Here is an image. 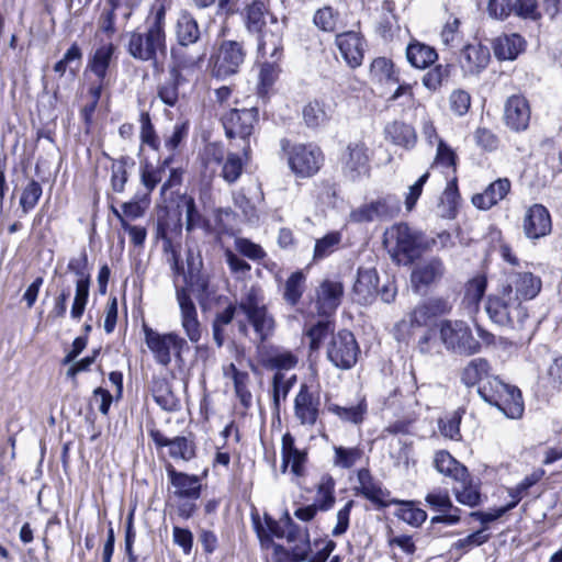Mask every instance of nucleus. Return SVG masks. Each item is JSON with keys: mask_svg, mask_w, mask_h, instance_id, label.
<instances>
[{"mask_svg": "<svg viewBox=\"0 0 562 562\" xmlns=\"http://www.w3.org/2000/svg\"><path fill=\"white\" fill-rule=\"evenodd\" d=\"M237 312L244 314L245 319H238V330L241 335H248V324L255 330L260 342L266 341L274 331L276 322L265 303V294L260 286L246 288L236 304H229L218 312L213 321L214 325L224 327L231 324Z\"/></svg>", "mask_w": 562, "mask_h": 562, "instance_id": "f257e3e1", "label": "nucleus"}, {"mask_svg": "<svg viewBox=\"0 0 562 562\" xmlns=\"http://www.w3.org/2000/svg\"><path fill=\"white\" fill-rule=\"evenodd\" d=\"M126 50L134 59L148 61L154 66L167 55L166 7L154 5L145 20L143 32H131Z\"/></svg>", "mask_w": 562, "mask_h": 562, "instance_id": "f03ea898", "label": "nucleus"}, {"mask_svg": "<svg viewBox=\"0 0 562 562\" xmlns=\"http://www.w3.org/2000/svg\"><path fill=\"white\" fill-rule=\"evenodd\" d=\"M488 318L496 325L522 330L529 318L528 308L512 293L509 285H499L485 301Z\"/></svg>", "mask_w": 562, "mask_h": 562, "instance_id": "7ed1b4c3", "label": "nucleus"}, {"mask_svg": "<svg viewBox=\"0 0 562 562\" xmlns=\"http://www.w3.org/2000/svg\"><path fill=\"white\" fill-rule=\"evenodd\" d=\"M479 395L488 404L496 406L510 419H519L524 413V402L519 389L501 381L493 375L477 387Z\"/></svg>", "mask_w": 562, "mask_h": 562, "instance_id": "20e7f679", "label": "nucleus"}, {"mask_svg": "<svg viewBox=\"0 0 562 562\" xmlns=\"http://www.w3.org/2000/svg\"><path fill=\"white\" fill-rule=\"evenodd\" d=\"M439 337L447 350L471 356L480 352L481 344L463 321L445 319L439 324Z\"/></svg>", "mask_w": 562, "mask_h": 562, "instance_id": "39448f33", "label": "nucleus"}, {"mask_svg": "<svg viewBox=\"0 0 562 562\" xmlns=\"http://www.w3.org/2000/svg\"><path fill=\"white\" fill-rule=\"evenodd\" d=\"M225 134L228 138H239L244 142L241 146L243 156L246 160L250 158V142L249 137L252 135L255 124L258 121V110L250 109H231L221 117Z\"/></svg>", "mask_w": 562, "mask_h": 562, "instance_id": "423d86ee", "label": "nucleus"}, {"mask_svg": "<svg viewBox=\"0 0 562 562\" xmlns=\"http://www.w3.org/2000/svg\"><path fill=\"white\" fill-rule=\"evenodd\" d=\"M384 245L393 256L404 255L412 259L420 247L429 248V241H423L422 236L401 223L387 228L384 233Z\"/></svg>", "mask_w": 562, "mask_h": 562, "instance_id": "0eeeda50", "label": "nucleus"}, {"mask_svg": "<svg viewBox=\"0 0 562 562\" xmlns=\"http://www.w3.org/2000/svg\"><path fill=\"white\" fill-rule=\"evenodd\" d=\"M145 341L155 359L162 366H168L171 361V353L180 357L183 349H188V342L176 333L159 334L158 331L145 326Z\"/></svg>", "mask_w": 562, "mask_h": 562, "instance_id": "6e6552de", "label": "nucleus"}, {"mask_svg": "<svg viewBox=\"0 0 562 562\" xmlns=\"http://www.w3.org/2000/svg\"><path fill=\"white\" fill-rule=\"evenodd\" d=\"M360 352L358 342L352 333L340 330L333 335L326 350L327 359L338 369H351Z\"/></svg>", "mask_w": 562, "mask_h": 562, "instance_id": "1a4fd4ad", "label": "nucleus"}, {"mask_svg": "<svg viewBox=\"0 0 562 562\" xmlns=\"http://www.w3.org/2000/svg\"><path fill=\"white\" fill-rule=\"evenodd\" d=\"M246 50L237 41H223L214 57L212 75L225 79L237 74L245 61Z\"/></svg>", "mask_w": 562, "mask_h": 562, "instance_id": "9d476101", "label": "nucleus"}, {"mask_svg": "<svg viewBox=\"0 0 562 562\" xmlns=\"http://www.w3.org/2000/svg\"><path fill=\"white\" fill-rule=\"evenodd\" d=\"M288 161L291 170L301 178L314 176L324 161L319 147L315 145L296 144L288 153Z\"/></svg>", "mask_w": 562, "mask_h": 562, "instance_id": "9b49d317", "label": "nucleus"}, {"mask_svg": "<svg viewBox=\"0 0 562 562\" xmlns=\"http://www.w3.org/2000/svg\"><path fill=\"white\" fill-rule=\"evenodd\" d=\"M401 207L395 196L385 198L362 204L349 214V221L357 224L390 220L398 214Z\"/></svg>", "mask_w": 562, "mask_h": 562, "instance_id": "f8f14e48", "label": "nucleus"}, {"mask_svg": "<svg viewBox=\"0 0 562 562\" xmlns=\"http://www.w3.org/2000/svg\"><path fill=\"white\" fill-rule=\"evenodd\" d=\"M176 297L180 308L181 326L191 342L201 339L202 329L198 318L196 307L186 286H179L175 281Z\"/></svg>", "mask_w": 562, "mask_h": 562, "instance_id": "ddd939ff", "label": "nucleus"}, {"mask_svg": "<svg viewBox=\"0 0 562 562\" xmlns=\"http://www.w3.org/2000/svg\"><path fill=\"white\" fill-rule=\"evenodd\" d=\"M491 53L486 45L474 42L464 45L459 54V65L464 76H477L490 64Z\"/></svg>", "mask_w": 562, "mask_h": 562, "instance_id": "4468645a", "label": "nucleus"}, {"mask_svg": "<svg viewBox=\"0 0 562 562\" xmlns=\"http://www.w3.org/2000/svg\"><path fill=\"white\" fill-rule=\"evenodd\" d=\"M502 285H509L514 296L522 303L535 299L541 291V279L530 271L512 270L507 272L505 282Z\"/></svg>", "mask_w": 562, "mask_h": 562, "instance_id": "2eb2a0df", "label": "nucleus"}, {"mask_svg": "<svg viewBox=\"0 0 562 562\" xmlns=\"http://www.w3.org/2000/svg\"><path fill=\"white\" fill-rule=\"evenodd\" d=\"M531 119L529 101L520 94L510 95L504 105V123L513 132H524Z\"/></svg>", "mask_w": 562, "mask_h": 562, "instance_id": "dca6fc26", "label": "nucleus"}, {"mask_svg": "<svg viewBox=\"0 0 562 562\" xmlns=\"http://www.w3.org/2000/svg\"><path fill=\"white\" fill-rule=\"evenodd\" d=\"M344 295L342 283L336 280H324L316 290V308L319 315L329 316L335 313Z\"/></svg>", "mask_w": 562, "mask_h": 562, "instance_id": "f3484780", "label": "nucleus"}, {"mask_svg": "<svg viewBox=\"0 0 562 562\" xmlns=\"http://www.w3.org/2000/svg\"><path fill=\"white\" fill-rule=\"evenodd\" d=\"M335 43L347 65L357 68L362 64L364 57V40L353 31L340 33L336 36Z\"/></svg>", "mask_w": 562, "mask_h": 562, "instance_id": "a211bd4d", "label": "nucleus"}, {"mask_svg": "<svg viewBox=\"0 0 562 562\" xmlns=\"http://www.w3.org/2000/svg\"><path fill=\"white\" fill-rule=\"evenodd\" d=\"M357 495H362L378 508H385L391 504L390 492L382 487V484L374 480L368 469L358 471Z\"/></svg>", "mask_w": 562, "mask_h": 562, "instance_id": "6ab92c4d", "label": "nucleus"}, {"mask_svg": "<svg viewBox=\"0 0 562 562\" xmlns=\"http://www.w3.org/2000/svg\"><path fill=\"white\" fill-rule=\"evenodd\" d=\"M283 33L284 22H280L276 16L271 15L269 24L258 32V50L263 56L269 55L271 58L280 57Z\"/></svg>", "mask_w": 562, "mask_h": 562, "instance_id": "aec40b11", "label": "nucleus"}, {"mask_svg": "<svg viewBox=\"0 0 562 562\" xmlns=\"http://www.w3.org/2000/svg\"><path fill=\"white\" fill-rule=\"evenodd\" d=\"M552 223L549 211L541 204L528 209L524 218V232L530 239H538L551 232Z\"/></svg>", "mask_w": 562, "mask_h": 562, "instance_id": "412c9836", "label": "nucleus"}, {"mask_svg": "<svg viewBox=\"0 0 562 562\" xmlns=\"http://www.w3.org/2000/svg\"><path fill=\"white\" fill-rule=\"evenodd\" d=\"M369 156L367 146L361 143H351L347 147V155L344 160L345 173L356 180L369 173Z\"/></svg>", "mask_w": 562, "mask_h": 562, "instance_id": "4be33fe9", "label": "nucleus"}, {"mask_svg": "<svg viewBox=\"0 0 562 562\" xmlns=\"http://www.w3.org/2000/svg\"><path fill=\"white\" fill-rule=\"evenodd\" d=\"M166 470L170 483L175 488V496L192 501H196L200 497L201 483L196 475L179 472L171 464H168Z\"/></svg>", "mask_w": 562, "mask_h": 562, "instance_id": "5701e85b", "label": "nucleus"}, {"mask_svg": "<svg viewBox=\"0 0 562 562\" xmlns=\"http://www.w3.org/2000/svg\"><path fill=\"white\" fill-rule=\"evenodd\" d=\"M443 273L445 267L439 258H431L427 261L420 262L412 272V286L416 292H419L422 288H427L440 280Z\"/></svg>", "mask_w": 562, "mask_h": 562, "instance_id": "b1692460", "label": "nucleus"}, {"mask_svg": "<svg viewBox=\"0 0 562 562\" xmlns=\"http://www.w3.org/2000/svg\"><path fill=\"white\" fill-rule=\"evenodd\" d=\"M379 276L375 269H359L353 296L361 305L370 304L378 294Z\"/></svg>", "mask_w": 562, "mask_h": 562, "instance_id": "393cba45", "label": "nucleus"}, {"mask_svg": "<svg viewBox=\"0 0 562 562\" xmlns=\"http://www.w3.org/2000/svg\"><path fill=\"white\" fill-rule=\"evenodd\" d=\"M510 187V181L507 178H499L492 182L484 192L473 195L472 203L480 210H490L509 193Z\"/></svg>", "mask_w": 562, "mask_h": 562, "instance_id": "a878e982", "label": "nucleus"}, {"mask_svg": "<svg viewBox=\"0 0 562 562\" xmlns=\"http://www.w3.org/2000/svg\"><path fill=\"white\" fill-rule=\"evenodd\" d=\"M434 467L439 473L459 483H464L470 477L468 469L446 450H439L435 453Z\"/></svg>", "mask_w": 562, "mask_h": 562, "instance_id": "bb28decb", "label": "nucleus"}, {"mask_svg": "<svg viewBox=\"0 0 562 562\" xmlns=\"http://www.w3.org/2000/svg\"><path fill=\"white\" fill-rule=\"evenodd\" d=\"M525 48V40L516 33L504 34L493 42L494 54L499 60H514Z\"/></svg>", "mask_w": 562, "mask_h": 562, "instance_id": "cd10ccee", "label": "nucleus"}, {"mask_svg": "<svg viewBox=\"0 0 562 562\" xmlns=\"http://www.w3.org/2000/svg\"><path fill=\"white\" fill-rule=\"evenodd\" d=\"M176 38L181 47L195 44L200 38V29L195 19L188 12H181L176 23Z\"/></svg>", "mask_w": 562, "mask_h": 562, "instance_id": "c85d7f7f", "label": "nucleus"}, {"mask_svg": "<svg viewBox=\"0 0 562 562\" xmlns=\"http://www.w3.org/2000/svg\"><path fill=\"white\" fill-rule=\"evenodd\" d=\"M384 134L387 140L404 148H413L417 140L414 127L400 121L387 124Z\"/></svg>", "mask_w": 562, "mask_h": 562, "instance_id": "c756f323", "label": "nucleus"}, {"mask_svg": "<svg viewBox=\"0 0 562 562\" xmlns=\"http://www.w3.org/2000/svg\"><path fill=\"white\" fill-rule=\"evenodd\" d=\"M492 376L488 361L484 358H475L464 367L461 380L467 386L477 385L480 387Z\"/></svg>", "mask_w": 562, "mask_h": 562, "instance_id": "7c9ffc66", "label": "nucleus"}, {"mask_svg": "<svg viewBox=\"0 0 562 562\" xmlns=\"http://www.w3.org/2000/svg\"><path fill=\"white\" fill-rule=\"evenodd\" d=\"M406 58L413 67L425 69L437 60L438 54L431 46L413 41L406 47Z\"/></svg>", "mask_w": 562, "mask_h": 562, "instance_id": "2f4dec72", "label": "nucleus"}, {"mask_svg": "<svg viewBox=\"0 0 562 562\" xmlns=\"http://www.w3.org/2000/svg\"><path fill=\"white\" fill-rule=\"evenodd\" d=\"M325 409L345 422H362L367 413V403L364 398H359L356 403L345 405L327 402Z\"/></svg>", "mask_w": 562, "mask_h": 562, "instance_id": "473e14b6", "label": "nucleus"}, {"mask_svg": "<svg viewBox=\"0 0 562 562\" xmlns=\"http://www.w3.org/2000/svg\"><path fill=\"white\" fill-rule=\"evenodd\" d=\"M334 110L330 104L314 100L303 109V119L308 127L325 125L333 116Z\"/></svg>", "mask_w": 562, "mask_h": 562, "instance_id": "72a5a7b5", "label": "nucleus"}, {"mask_svg": "<svg viewBox=\"0 0 562 562\" xmlns=\"http://www.w3.org/2000/svg\"><path fill=\"white\" fill-rule=\"evenodd\" d=\"M116 47L112 43L98 47L89 59V68L103 81Z\"/></svg>", "mask_w": 562, "mask_h": 562, "instance_id": "f704fd0d", "label": "nucleus"}, {"mask_svg": "<svg viewBox=\"0 0 562 562\" xmlns=\"http://www.w3.org/2000/svg\"><path fill=\"white\" fill-rule=\"evenodd\" d=\"M295 413L302 422H316L318 409L306 385H302L294 401Z\"/></svg>", "mask_w": 562, "mask_h": 562, "instance_id": "c9c22d12", "label": "nucleus"}, {"mask_svg": "<svg viewBox=\"0 0 562 562\" xmlns=\"http://www.w3.org/2000/svg\"><path fill=\"white\" fill-rule=\"evenodd\" d=\"M335 481L329 474H323L316 486L315 505L322 512H327L335 505Z\"/></svg>", "mask_w": 562, "mask_h": 562, "instance_id": "e433bc0d", "label": "nucleus"}, {"mask_svg": "<svg viewBox=\"0 0 562 562\" xmlns=\"http://www.w3.org/2000/svg\"><path fill=\"white\" fill-rule=\"evenodd\" d=\"M171 55L176 66L172 69H178L181 74V70H195L199 69L204 61L205 58V49L196 54H189L186 50V47L173 48L171 50Z\"/></svg>", "mask_w": 562, "mask_h": 562, "instance_id": "4c0bfd02", "label": "nucleus"}, {"mask_svg": "<svg viewBox=\"0 0 562 562\" xmlns=\"http://www.w3.org/2000/svg\"><path fill=\"white\" fill-rule=\"evenodd\" d=\"M487 281L484 276L471 279L465 285L463 303L470 312H476L479 303L486 291Z\"/></svg>", "mask_w": 562, "mask_h": 562, "instance_id": "58836bf2", "label": "nucleus"}, {"mask_svg": "<svg viewBox=\"0 0 562 562\" xmlns=\"http://www.w3.org/2000/svg\"><path fill=\"white\" fill-rule=\"evenodd\" d=\"M247 161L245 157L243 159L237 153H228L221 165L220 176L228 184L235 183L243 175Z\"/></svg>", "mask_w": 562, "mask_h": 562, "instance_id": "ea45409f", "label": "nucleus"}, {"mask_svg": "<svg viewBox=\"0 0 562 562\" xmlns=\"http://www.w3.org/2000/svg\"><path fill=\"white\" fill-rule=\"evenodd\" d=\"M306 277L302 271L293 272L285 281L283 299L291 306H295L305 290Z\"/></svg>", "mask_w": 562, "mask_h": 562, "instance_id": "a19ab883", "label": "nucleus"}, {"mask_svg": "<svg viewBox=\"0 0 562 562\" xmlns=\"http://www.w3.org/2000/svg\"><path fill=\"white\" fill-rule=\"evenodd\" d=\"M182 80V76L178 69H171L169 72V79L165 81L158 89V97L160 100L169 105L173 106L178 101V86Z\"/></svg>", "mask_w": 562, "mask_h": 562, "instance_id": "79ce46f5", "label": "nucleus"}, {"mask_svg": "<svg viewBox=\"0 0 562 562\" xmlns=\"http://www.w3.org/2000/svg\"><path fill=\"white\" fill-rule=\"evenodd\" d=\"M340 243L341 234L339 232H330L324 237L316 239L313 260L319 261L327 258L338 249Z\"/></svg>", "mask_w": 562, "mask_h": 562, "instance_id": "37998d69", "label": "nucleus"}, {"mask_svg": "<svg viewBox=\"0 0 562 562\" xmlns=\"http://www.w3.org/2000/svg\"><path fill=\"white\" fill-rule=\"evenodd\" d=\"M265 522L267 530L260 524L259 519H254L255 530L262 546L265 542H271V536L277 538L284 537L285 528L283 522L281 524L267 515L265 516Z\"/></svg>", "mask_w": 562, "mask_h": 562, "instance_id": "c03bdc74", "label": "nucleus"}, {"mask_svg": "<svg viewBox=\"0 0 562 562\" xmlns=\"http://www.w3.org/2000/svg\"><path fill=\"white\" fill-rule=\"evenodd\" d=\"M81 58V49L76 43H74L65 53L64 57L55 64L54 71L59 76H64L68 68L69 71L75 75L80 67Z\"/></svg>", "mask_w": 562, "mask_h": 562, "instance_id": "a18cd8bd", "label": "nucleus"}, {"mask_svg": "<svg viewBox=\"0 0 562 562\" xmlns=\"http://www.w3.org/2000/svg\"><path fill=\"white\" fill-rule=\"evenodd\" d=\"M371 75L380 81L398 82V74L394 69L392 60L385 57L375 58L370 67Z\"/></svg>", "mask_w": 562, "mask_h": 562, "instance_id": "49530a36", "label": "nucleus"}, {"mask_svg": "<svg viewBox=\"0 0 562 562\" xmlns=\"http://www.w3.org/2000/svg\"><path fill=\"white\" fill-rule=\"evenodd\" d=\"M266 8L263 2L255 1L247 7L246 10V26L251 33H258L267 26L265 20Z\"/></svg>", "mask_w": 562, "mask_h": 562, "instance_id": "de8ad7c7", "label": "nucleus"}, {"mask_svg": "<svg viewBox=\"0 0 562 562\" xmlns=\"http://www.w3.org/2000/svg\"><path fill=\"white\" fill-rule=\"evenodd\" d=\"M43 193L42 186L35 181L31 180L22 191L20 198V207L22 211V215H26L30 211H32L36 204L38 203Z\"/></svg>", "mask_w": 562, "mask_h": 562, "instance_id": "09e8293b", "label": "nucleus"}, {"mask_svg": "<svg viewBox=\"0 0 562 562\" xmlns=\"http://www.w3.org/2000/svg\"><path fill=\"white\" fill-rule=\"evenodd\" d=\"M90 279L76 281V294L71 305L70 315L74 319H79L83 315L89 297Z\"/></svg>", "mask_w": 562, "mask_h": 562, "instance_id": "8fccbe9b", "label": "nucleus"}, {"mask_svg": "<svg viewBox=\"0 0 562 562\" xmlns=\"http://www.w3.org/2000/svg\"><path fill=\"white\" fill-rule=\"evenodd\" d=\"M297 364V358L291 351H279L269 355L263 366L270 370H291Z\"/></svg>", "mask_w": 562, "mask_h": 562, "instance_id": "3c124183", "label": "nucleus"}, {"mask_svg": "<svg viewBox=\"0 0 562 562\" xmlns=\"http://www.w3.org/2000/svg\"><path fill=\"white\" fill-rule=\"evenodd\" d=\"M544 475V470L537 469L528 474L519 484L509 490V496L513 498L510 503H515V507L527 494L528 490L537 484Z\"/></svg>", "mask_w": 562, "mask_h": 562, "instance_id": "603ef678", "label": "nucleus"}, {"mask_svg": "<svg viewBox=\"0 0 562 562\" xmlns=\"http://www.w3.org/2000/svg\"><path fill=\"white\" fill-rule=\"evenodd\" d=\"M338 21V12L326 5L318 9L313 18L314 24L324 32H333Z\"/></svg>", "mask_w": 562, "mask_h": 562, "instance_id": "864d4df0", "label": "nucleus"}, {"mask_svg": "<svg viewBox=\"0 0 562 562\" xmlns=\"http://www.w3.org/2000/svg\"><path fill=\"white\" fill-rule=\"evenodd\" d=\"M166 164L167 160L160 167L145 165L142 168L140 181L143 186L146 188L147 193L151 192L155 189V187L162 181V178L166 173Z\"/></svg>", "mask_w": 562, "mask_h": 562, "instance_id": "5fc2aeb1", "label": "nucleus"}, {"mask_svg": "<svg viewBox=\"0 0 562 562\" xmlns=\"http://www.w3.org/2000/svg\"><path fill=\"white\" fill-rule=\"evenodd\" d=\"M461 488H454L456 498L459 503L475 507L481 503V494L476 485H473L469 479L460 483Z\"/></svg>", "mask_w": 562, "mask_h": 562, "instance_id": "6e6d98bb", "label": "nucleus"}, {"mask_svg": "<svg viewBox=\"0 0 562 562\" xmlns=\"http://www.w3.org/2000/svg\"><path fill=\"white\" fill-rule=\"evenodd\" d=\"M108 7H105L98 20L99 30L111 36L115 33V10L117 9L119 0H108Z\"/></svg>", "mask_w": 562, "mask_h": 562, "instance_id": "4d7b16f0", "label": "nucleus"}, {"mask_svg": "<svg viewBox=\"0 0 562 562\" xmlns=\"http://www.w3.org/2000/svg\"><path fill=\"white\" fill-rule=\"evenodd\" d=\"M170 456L183 460H191L195 456V447L192 440L186 437H176L170 441Z\"/></svg>", "mask_w": 562, "mask_h": 562, "instance_id": "13d9d810", "label": "nucleus"}, {"mask_svg": "<svg viewBox=\"0 0 562 562\" xmlns=\"http://www.w3.org/2000/svg\"><path fill=\"white\" fill-rule=\"evenodd\" d=\"M459 27L460 20L458 18H453L446 22L440 33V38L445 46L452 48L457 47L461 43L462 36Z\"/></svg>", "mask_w": 562, "mask_h": 562, "instance_id": "bf43d9fd", "label": "nucleus"}, {"mask_svg": "<svg viewBox=\"0 0 562 562\" xmlns=\"http://www.w3.org/2000/svg\"><path fill=\"white\" fill-rule=\"evenodd\" d=\"M427 505L436 512L447 513L453 508L450 496L446 490H435L425 497Z\"/></svg>", "mask_w": 562, "mask_h": 562, "instance_id": "052dcab7", "label": "nucleus"}, {"mask_svg": "<svg viewBox=\"0 0 562 562\" xmlns=\"http://www.w3.org/2000/svg\"><path fill=\"white\" fill-rule=\"evenodd\" d=\"M449 66L437 65L423 77V85L431 90L436 91L441 87L445 79L449 77Z\"/></svg>", "mask_w": 562, "mask_h": 562, "instance_id": "680f3d73", "label": "nucleus"}, {"mask_svg": "<svg viewBox=\"0 0 562 562\" xmlns=\"http://www.w3.org/2000/svg\"><path fill=\"white\" fill-rule=\"evenodd\" d=\"M400 518L415 527L420 526L427 518V513L414 506L412 502H404L400 509Z\"/></svg>", "mask_w": 562, "mask_h": 562, "instance_id": "e2e57ef3", "label": "nucleus"}, {"mask_svg": "<svg viewBox=\"0 0 562 562\" xmlns=\"http://www.w3.org/2000/svg\"><path fill=\"white\" fill-rule=\"evenodd\" d=\"M235 248L239 254L249 258L250 260L256 261L266 257V251L262 249V247L247 238H236Z\"/></svg>", "mask_w": 562, "mask_h": 562, "instance_id": "0e129e2a", "label": "nucleus"}, {"mask_svg": "<svg viewBox=\"0 0 562 562\" xmlns=\"http://www.w3.org/2000/svg\"><path fill=\"white\" fill-rule=\"evenodd\" d=\"M484 530L485 529L477 530V531L467 536L465 538L459 539L458 541H456L452 544L451 549L467 552V551L471 550L472 548L482 546L490 538L488 535L484 533Z\"/></svg>", "mask_w": 562, "mask_h": 562, "instance_id": "69168bd1", "label": "nucleus"}, {"mask_svg": "<svg viewBox=\"0 0 562 562\" xmlns=\"http://www.w3.org/2000/svg\"><path fill=\"white\" fill-rule=\"evenodd\" d=\"M140 139L144 144L150 146L151 148H158L159 140L151 124L150 116L147 112H142L140 114Z\"/></svg>", "mask_w": 562, "mask_h": 562, "instance_id": "338daca9", "label": "nucleus"}, {"mask_svg": "<svg viewBox=\"0 0 562 562\" xmlns=\"http://www.w3.org/2000/svg\"><path fill=\"white\" fill-rule=\"evenodd\" d=\"M450 109L459 116L464 115L471 105V97L464 90H456L449 98Z\"/></svg>", "mask_w": 562, "mask_h": 562, "instance_id": "774afa93", "label": "nucleus"}]
</instances>
